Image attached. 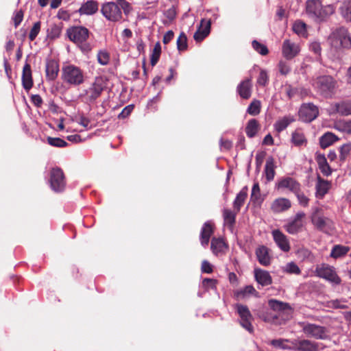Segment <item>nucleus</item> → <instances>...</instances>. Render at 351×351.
Segmentation results:
<instances>
[{
    "instance_id": "1",
    "label": "nucleus",
    "mask_w": 351,
    "mask_h": 351,
    "mask_svg": "<svg viewBox=\"0 0 351 351\" xmlns=\"http://www.w3.org/2000/svg\"><path fill=\"white\" fill-rule=\"evenodd\" d=\"M128 15L132 10L131 4L126 0H117L116 2H106L101 5V12L108 21L117 22L122 19V12Z\"/></svg>"
},
{
    "instance_id": "2",
    "label": "nucleus",
    "mask_w": 351,
    "mask_h": 351,
    "mask_svg": "<svg viewBox=\"0 0 351 351\" xmlns=\"http://www.w3.org/2000/svg\"><path fill=\"white\" fill-rule=\"evenodd\" d=\"M90 31L84 26H72L66 29L68 38L75 43L84 53H88L93 48V45L88 42Z\"/></svg>"
},
{
    "instance_id": "3",
    "label": "nucleus",
    "mask_w": 351,
    "mask_h": 351,
    "mask_svg": "<svg viewBox=\"0 0 351 351\" xmlns=\"http://www.w3.org/2000/svg\"><path fill=\"white\" fill-rule=\"evenodd\" d=\"M269 307L277 313L270 318H265V322L272 321L276 324H283L292 317L293 309L288 303L278 301L276 300H269Z\"/></svg>"
},
{
    "instance_id": "4",
    "label": "nucleus",
    "mask_w": 351,
    "mask_h": 351,
    "mask_svg": "<svg viewBox=\"0 0 351 351\" xmlns=\"http://www.w3.org/2000/svg\"><path fill=\"white\" fill-rule=\"evenodd\" d=\"M328 40L335 49L351 47V36L348 29L344 27L336 28L329 36Z\"/></svg>"
},
{
    "instance_id": "5",
    "label": "nucleus",
    "mask_w": 351,
    "mask_h": 351,
    "mask_svg": "<svg viewBox=\"0 0 351 351\" xmlns=\"http://www.w3.org/2000/svg\"><path fill=\"white\" fill-rule=\"evenodd\" d=\"M61 78L64 83L71 86H79L84 82L83 71L73 64L62 68Z\"/></svg>"
},
{
    "instance_id": "6",
    "label": "nucleus",
    "mask_w": 351,
    "mask_h": 351,
    "mask_svg": "<svg viewBox=\"0 0 351 351\" xmlns=\"http://www.w3.org/2000/svg\"><path fill=\"white\" fill-rule=\"evenodd\" d=\"M315 88L325 97H331L337 88V81L330 75L317 77L313 84Z\"/></svg>"
},
{
    "instance_id": "7",
    "label": "nucleus",
    "mask_w": 351,
    "mask_h": 351,
    "mask_svg": "<svg viewBox=\"0 0 351 351\" xmlns=\"http://www.w3.org/2000/svg\"><path fill=\"white\" fill-rule=\"evenodd\" d=\"M298 324L302 332L308 337L322 340L329 338L328 331L324 326L306 322H299Z\"/></svg>"
},
{
    "instance_id": "8",
    "label": "nucleus",
    "mask_w": 351,
    "mask_h": 351,
    "mask_svg": "<svg viewBox=\"0 0 351 351\" xmlns=\"http://www.w3.org/2000/svg\"><path fill=\"white\" fill-rule=\"evenodd\" d=\"M311 222L315 228L319 231L328 233L331 229L332 221L328 217H324L322 210L316 208L311 217Z\"/></svg>"
},
{
    "instance_id": "9",
    "label": "nucleus",
    "mask_w": 351,
    "mask_h": 351,
    "mask_svg": "<svg viewBox=\"0 0 351 351\" xmlns=\"http://www.w3.org/2000/svg\"><path fill=\"white\" fill-rule=\"evenodd\" d=\"M315 273L318 277L324 278L335 285H339L341 283V279L337 275L335 268L328 265H317Z\"/></svg>"
},
{
    "instance_id": "10",
    "label": "nucleus",
    "mask_w": 351,
    "mask_h": 351,
    "mask_svg": "<svg viewBox=\"0 0 351 351\" xmlns=\"http://www.w3.org/2000/svg\"><path fill=\"white\" fill-rule=\"evenodd\" d=\"M49 183L55 192H62L66 186L65 176L60 167L53 168L50 171Z\"/></svg>"
},
{
    "instance_id": "11",
    "label": "nucleus",
    "mask_w": 351,
    "mask_h": 351,
    "mask_svg": "<svg viewBox=\"0 0 351 351\" xmlns=\"http://www.w3.org/2000/svg\"><path fill=\"white\" fill-rule=\"evenodd\" d=\"M236 309L241 319L240 324L241 326L250 332H252L254 330V328L252 325L253 317L248 307L241 304H237Z\"/></svg>"
},
{
    "instance_id": "12",
    "label": "nucleus",
    "mask_w": 351,
    "mask_h": 351,
    "mask_svg": "<svg viewBox=\"0 0 351 351\" xmlns=\"http://www.w3.org/2000/svg\"><path fill=\"white\" fill-rule=\"evenodd\" d=\"M298 114L301 121L310 123L318 117L319 110L312 103L304 104L301 106Z\"/></svg>"
},
{
    "instance_id": "13",
    "label": "nucleus",
    "mask_w": 351,
    "mask_h": 351,
    "mask_svg": "<svg viewBox=\"0 0 351 351\" xmlns=\"http://www.w3.org/2000/svg\"><path fill=\"white\" fill-rule=\"evenodd\" d=\"M305 216L306 215L303 212L296 213L294 218L285 226L286 231L291 234H296L301 232L304 227Z\"/></svg>"
},
{
    "instance_id": "14",
    "label": "nucleus",
    "mask_w": 351,
    "mask_h": 351,
    "mask_svg": "<svg viewBox=\"0 0 351 351\" xmlns=\"http://www.w3.org/2000/svg\"><path fill=\"white\" fill-rule=\"evenodd\" d=\"M211 20L202 19L200 21V24L193 35L194 40L199 43L202 42L205 38H206L210 32Z\"/></svg>"
},
{
    "instance_id": "15",
    "label": "nucleus",
    "mask_w": 351,
    "mask_h": 351,
    "mask_svg": "<svg viewBox=\"0 0 351 351\" xmlns=\"http://www.w3.org/2000/svg\"><path fill=\"white\" fill-rule=\"evenodd\" d=\"M293 351H318L319 343L308 339H293Z\"/></svg>"
},
{
    "instance_id": "16",
    "label": "nucleus",
    "mask_w": 351,
    "mask_h": 351,
    "mask_svg": "<svg viewBox=\"0 0 351 351\" xmlns=\"http://www.w3.org/2000/svg\"><path fill=\"white\" fill-rule=\"evenodd\" d=\"M104 89L101 80H96L92 86L86 91V97L88 102L93 103L99 98Z\"/></svg>"
},
{
    "instance_id": "17",
    "label": "nucleus",
    "mask_w": 351,
    "mask_h": 351,
    "mask_svg": "<svg viewBox=\"0 0 351 351\" xmlns=\"http://www.w3.org/2000/svg\"><path fill=\"white\" fill-rule=\"evenodd\" d=\"M270 250L265 245H261L256 248L255 254L258 263L263 266H269L271 262Z\"/></svg>"
},
{
    "instance_id": "18",
    "label": "nucleus",
    "mask_w": 351,
    "mask_h": 351,
    "mask_svg": "<svg viewBox=\"0 0 351 351\" xmlns=\"http://www.w3.org/2000/svg\"><path fill=\"white\" fill-rule=\"evenodd\" d=\"M274 240L283 252H287L290 250L289 241L285 234H284L279 230H275L272 232Z\"/></svg>"
},
{
    "instance_id": "19",
    "label": "nucleus",
    "mask_w": 351,
    "mask_h": 351,
    "mask_svg": "<svg viewBox=\"0 0 351 351\" xmlns=\"http://www.w3.org/2000/svg\"><path fill=\"white\" fill-rule=\"evenodd\" d=\"M252 78H247L237 86V91L242 99H248L252 95Z\"/></svg>"
},
{
    "instance_id": "20",
    "label": "nucleus",
    "mask_w": 351,
    "mask_h": 351,
    "mask_svg": "<svg viewBox=\"0 0 351 351\" xmlns=\"http://www.w3.org/2000/svg\"><path fill=\"white\" fill-rule=\"evenodd\" d=\"M291 207V201L285 197L276 199L271 205V210L275 213L285 212Z\"/></svg>"
},
{
    "instance_id": "21",
    "label": "nucleus",
    "mask_w": 351,
    "mask_h": 351,
    "mask_svg": "<svg viewBox=\"0 0 351 351\" xmlns=\"http://www.w3.org/2000/svg\"><path fill=\"white\" fill-rule=\"evenodd\" d=\"M99 10V3L95 0H88L82 4L78 10L80 15H93Z\"/></svg>"
},
{
    "instance_id": "22",
    "label": "nucleus",
    "mask_w": 351,
    "mask_h": 351,
    "mask_svg": "<svg viewBox=\"0 0 351 351\" xmlns=\"http://www.w3.org/2000/svg\"><path fill=\"white\" fill-rule=\"evenodd\" d=\"M59 64L53 59L47 60L46 62V78L49 81L55 80L59 73Z\"/></svg>"
},
{
    "instance_id": "23",
    "label": "nucleus",
    "mask_w": 351,
    "mask_h": 351,
    "mask_svg": "<svg viewBox=\"0 0 351 351\" xmlns=\"http://www.w3.org/2000/svg\"><path fill=\"white\" fill-rule=\"evenodd\" d=\"M298 46L289 40H285L282 44V54L288 60L293 58L299 53Z\"/></svg>"
},
{
    "instance_id": "24",
    "label": "nucleus",
    "mask_w": 351,
    "mask_h": 351,
    "mask_svg": "<svg viewBox=\"0 0 351 351\" xmlns=\"http://www.w3.org/2000/svg\"><path fill=\"white\" fill-rule=\"evenodd\" d=\"M278 189H287L295 193L301 187L300 184L293 178H282L277 184Z\"/></svg>"
},
{
    "instance_id": "25",
    "label": "nucleus",
    "mask_w": 351,
    "mask_h": 351,
    "mask_svg": "<svg viewBox=\"0 0 351 351\" xmlns=\"http://www.w3.org/2000/svg\"><path fill=\"white\" fill-rule=\"evenodd\" d=\"M22 84L24 89L27 91L30 90L33 86L32 69L29 63H25L23 69Z\"/></svg>"
},
{
    "instance_id": "26",
    "label": "nucleus",
    "mask_w": 351,
    "mask_h": 351,
    "mask_svg": "<svg viewBox=\"0 0 351 351\" xmlns=\"http://www.w3.org/2000/svg\"><path fill=\"white\" fill-rule=\"evenodd\" d=\"M254 277L257 282L263 287L270 285L272 283L271 275L265 270L255 269Z\"/></svg>"
},
{
    "instance_id": "27",
    "label": "nucleus",
    "mask_w": 351,
    "mask_h": 351,
    "mask_svg": "<svg viewBox=\"0 0 351 351\" xmlns=\"http://www.w3.org/2000/svg\"><path fill=\"white\" fill-rule=\"evenodd\" d=\"M214 228L211 223L206 222L200 232V241L203 246L208 245L211 235L213 234Z\"/></svg>"
},
{
    "instance_id": "28",
    "label": "nucleus",
    "mask_w": 351,
    "mask_h": 351,
    "mask_svg": "<svg viewBox=\"0 0 351 351\" xmlns=\"http://www.w3.org/2000/svg\"><path fill=\"white\" fill-rule=\"evenodd\" d=\"M334 112L341 116L351 115V101L337 102L332 106Z\"/></svg>"
},
{
    "instance_id": "29",
    "label": "nucleus",
    "mask_w": 351,
    "mask_h": 351,
    "mask_svg": "<svg viewBox=\"0 0 351 351\" xmlns=\"http://www.w3.org/2000/svg\"><path fill=\"white\" fill-rule=\"evenodd\" d=\"M261 130V124L256 119H250L245 126V131L249 138H254Z\"/></svg>"
},
{
    "instance_id": "30",
    "label": "nucleus",
    "mask_w": 351,
    "mask_h": 351,
    "mask_svg": "<svg viewBox=\"0 0 351 351\" xmlns=\"http://www.w3.org/2000/svg\"><path fill=\"white\" fill-rule=\"evenodd\" d=\"M306 11L314 16L322 17V4L319 0H309L306 3Z\"/></svg>"
},
{
    "instance_id": "31",
    "label": "nucleus",
    "mask_w": 351,
    "mask_h": 351,
    "mask_svg": "<svg viewBox=\"0 0 351 351\" xmlns=\"http://www.w3.org/2000/svg\"><path fill=\"white\" fill-rule=\"evenodd\" d=\"M275 168L276 165L274 158L272 156L268 157L265 167V177L268 182L274 180L276 174Z\"/></svg>"
},
{
    "instance_id": "32",
    "label": "nucleus",
    "mask_w": 351,
    "mask_h": 351,
    "mask_svg": "<svg viewBox=\"0 0 351 351\" xmlns=\"http://www.w3.org/2000/svg\"><path fill=\"white\" fill-rule=\"evenodd\" d=\"M317 182L316 184V193L319 196H324L328 191L330 188V182L328 180H325L320 177V176H317Z\"/></svg>"
},
{
    "instance_id": "33",
    "label": "nucleus",
    "mask_w": 351,
    "mask_h": 351,
    "mask_svg": "<svg viewBox=\"0 0 351 351\" xmlns=\"http://www.w3.org/2000/svg\"><path fill=\"white\" fill-rule=\"evenodd\" d=\"M247 197V186H245L237 194V195L233 202L234 210H237V212L239 213L241 208L243 205Z\"/></svg>"
},
{
    "instance_id": "34",
    "label": "nucleus",
    "mask_w": 351,
    "mask_h": 351,
    "mask_svg": "<svg viewBox=\"0 0 351 351\" xmlns=\"http://www.w3.org/2000/svg\"><path fill=\"white\" fill-rule=\"evenodd\" d=\"M271 344L275 348L294 350L293 340L284 339H274L271 341Z\"/></svg>"
},
{
    "instance_id": "35",
    "label": "nucleus",
    "mask_w": 351,
    "mask_h": 351,
    "mask_svg": "<svg viewBox=\"0 0 351 351\" xmlns=\"http://www.w3.org/2000/svg\"><path fill=\"white\" fill-rule=\"evenodd\" d=\"M339 138L332 132H326L319 138V144L321 147L326 148L330 146L332 143L337 141Z\"/></svg>"
},
{
    "instance_id": "36",
    "label": "nucleus",
    "mask_w": 351,
    "mask_h": 351,
    "mask_svg": "<svg viewBox=\"0 0 351 351\" xmlns=\"http://www.w3.org/2000/svg\"><path fill=\"white\" fill-rule=\"evenodd\" d=\"M239 213L237 210H231L230 209L225 208L223 210V217L224 223L227 224L230 228H232L235 223L236 216Z\"/></svg>"
},
{
    "instance_id": "37",
    "label": "nucleus",
    "mask_w": 351,
    "mask_h": 351,
    "mask_svg": "<svg viewBox=\"0 0 351 351\" xmlns=\"http://www.w3.org/2000/svg\"><path fill=\"white\" fill-rule=\"evenodd\" d=\"M291 142L298 147L306 145L307 139L304 134L300 130H296L292 133Z\"/></svg>"
},
{
    "instance_id": "38",
    "label": "nucleus",
    "mask_w": 351,
    "mask_h": 351,
    "mask_svg": "<svg viewBox=\"0 0 351 351\" xmlns=\"http://www.w3.org/2000/svg\"><path fill=\"white\" fill-rule=\"evenodd\" d=\"M349 251L350 247L348 246L335 245L331 250L330 256L334 258H338L345 256Z\"/></svg>"
},
{
    "instance_id": "39",
    "label": "nucleus",
    "mask_w": 351,
    "mask_h": 351,
    "mask_svg": "<svg viewBox=\"0 0 351 351\" xmlns=\"http://www.w3.org/2000/svg\"><path fill=\"white\" fill-rule=\"evenodd\" d=\"M226 247V243L222 239L215 237L212 239L210 248L215 254H218L223 252Z\"/></svg>"
},
{
    "instance_id": "40",
    "label": "nucleus",
    "mask_w": 351,
    "mask_h": 351,
    "mask_svg": "<svg viewBox=\"0 0 351 351\" xmlns=\"http://www.w3.org/2000/svg\"><path fill=\"white\" fill-rule=\"evenodd\" d=\"M295 121V119L291 116L284 117L282 119L276 122L274 127L278 132H280L285 130L287 126Z\"/></svg>"
},
{
    "instance_id": "41",
    "label": "nucleus",
    "mask_w": 351,
    "mask_h": 351,
    "mask_svg": "<svg viewBox=\"0 0 351 351\" xmlns=\"http://www.w3.org/2000/svg\"><path fill=\"white\" fill-rule=\"evenodd\" d=\"M62 29V24H52L47 29V37L51 40H55L60 37Z\"/></svg>"
},
{
    "instance_id": "42",
    "label": "nucleus",
    "mask_w": 351,
    "mask_h": 351,
    "mask_svg": "<svg viewBox=\"0 0 351 351\" xmlns=\"http://www.w3.org/2000/svg\"><path fill=\"white\" fill-rule=\"evenodd\" d=\"M339 158L341 162H344L351 153V143H345L339 148Z\"/></svg>"
},
{
    "instance_id": "43",
    "label": "nucleus",
    "mask_w": 351,
    "mask_h": 351,
    "mask_svg": "<svg viewBox=\"0 0 351 351\" xmlns=\"http://www.w3.org/2000/svg\"><path fill=\"white\" fill-rule=\"evenodd\" d=\"M161 54V45L157 42L153 49L150 58V64L152 66H155L159 60Z\"/></svg>"
},
{
    "instance_id": "44",
    "label": "nucleus",
    "mask_w": 351,
    "mask_h": 351,
    "mask_svg": "<svg viewBox=\"0 0 351 351\" xmlns=\"http://www.w3.org/2000/svg\"><path fill=\"white\" fill-rule=\"evenodd\" d=\"M335 128L339 131L351 134V120L338 121L335 123Z\"/></svg>"
},
{
    "instance_id": "45",
    "label": "nucleus",
    "mask_w": 351,
    "mask_h": 351,
    "mask_svg": "<svg viewBox=\"0 0 351 351\" xmlns=\"http://www.w3.org/2000/svg\"><path fill=\"white\" fill-rule=\"evenodd\" d=\"M247 112L252 116L258 114L261 112V101L256 99L252 101L249 105Z\"/></svg>"
},
{
    "instance_id": "46",
    "label": "nucleus",
    "mask_w": 351,
    "mask_h": 351,
    "mask_svg": "<svg viewBox=\"0 0 351 351\" xmlns=\"http://www.w3.org/2000/svg\"><path fill=\"white\" fill-rule=\"evenodd\" d=\"M293 30L299 36H305L306 35V25L302 21H296L293 24Z\"/></svg>"
},
{
    "instance_id": "47",
    "label": "nucleus",
    "mask_w": 351,
    "mask_h": 351,
    "mask_svg": "<svg viewBox=\"0 0 351 351\" xmlns=\"http://www.w3.org/2000/svg\"><path fill=\"white\" fill-rule=\"evenodd\" d=\"M252 45L253 49L262 56H266L269 53L267 46L256 40L252 41Z\"/></svg>"
},
{
    "instance_id": "48",
    "label": "nucleus",
    "mask_w": 351,
    "mask_h": 351,
    "mask_svg": "<svg viewBox=\"0 0 351 351\" xmlns=\"http://www.w3.org/2000/svg\"><path fill=\"white\" fill-rule=\"evenodd\" d=\"M187 37L184 32H181L177 39V47L180 51H183L187 49Z\"/></svg>"
},
{
    "instance_id": "49",
    "label": "nucleus",
    "mask_w": 351,
    "mask_h": 351,
    "mask_svg": "<svg viewBox=\"0 0 351 351\" xmlns=\"http://www.w3.org/2000/svg\"><path fill=\"white\" fill-rule=\"evenodd\" d=\"M47 143L53 146L57 147H64L68 145V143L63 139L60 138H54L49 136L47 138Z\"/></svg>"
},
{
    "instance_id": "50",
    "label": "nucleus",
    "mask_w": 351,
    "mask_h": 351,
    "mask_svg": "<svg viewBox=\"0 0 351 351\" xmlns=\"http://www.w3.org/2000/svg\"><path fill=\"white\" fill-rule=\"evenodd\" d=\"M294 194L297 197V199H298V202L300 206H302L303 207L308 206V202H309V199L304 193V192L302 191L301 187Z\"/></svg>"
},
{
    "instance_id": "51",
    "label": "nucleus",
    "mask_w": 351,
    "mask_h": 351,
    "mask_svg": "<svg viewBox=\"0 0 351 351\" xmlns=\"http://www.w3.org/2000/svg\"><path fill=\"white\" fill-rule=\"evenodd\" d=\"M98 62L101 65H107L110 61V54L106 51H99L97 56Z\"/></svg>"
},
{
    "instance_id": "52",
    "label": "nucleus",
    "mask_w": 351,
    "mask_h": 351,
    "mask_svg": "<svg viewBox=\"0 0 351 351\" xmlns=\"http://www.w3.org/2000/svg\"><path fill=\"white\" fill-rule=\"evenodd\" d=\"M40 21H37L34 24L29 34V39L30 40V41H33L36 39V36L40 31Z\"/></svg>"
},
{
    "instance_id": "53",
    "label": "nucleus",
    "mask_w": 351,
    "mask_h": 351,
    "mask_svg": "<svg viewBox=\"0 0 351 351\" xmlns=\"http://www.w3.org/2000/svg\"><path fill=\"white\" fill-rule=\"evenodd\" d=\"M285 271L289 274H300L301 273V270L299 267L294 263L291 262L287 264Z\"/></svg>"
},
{
    "instance_id": "54",
    "label": "nucleus",
    "mask_w": 351,
    "mask_h": 351,
    "mask_svg": "<svg viewBox=\"0 0 351 351\" xmlns=\"http://www.w3.org/2000/svg\"><path fill=\"white\" fill-rule=\"evenodd\" d=\"M269 81V76L265 70L260 71L259 75L257 78V84L262 86H265Z\"/></svg>"
},
{
    "instance_id": "55",
    "label": "nucleus",
    "mask_w": 351,
    "mask_h": 351,
    "mask_svg": "<svg viewBox=\"0 0 351 351\" xmlns=\"http://www.w3.org/2000/svg\"><path fill=\"white\" fill-rule=\"evenodd\" d=\"M261 197V190L259 184L256 182L254 184L252 189L251 199L252 201H257Z\"/></svg>"
},
{
    "instance_id": "56",
    "label": "nucleus",
    "mask_w": 351,
    "mask_h": 351,
    "mask_svg": "<svg viewBox=\"0 0 351 351\" xmlns=\"http://www.w3.org/2000/svg\"><path fill=\"white\" fill-rule=\"evenodd\" d=\"M217 282H218L217 280L212 278H204L202 280V285L204 287L206 288V289H215Z\"/></svg>"
},
{
    "instance_id": "57",
    "label": "nucleus",
    "mask_w": 351,
    "mask_h": 351,
    "mask_svg": "<svg viewBox=\"0 0 351 351\" xmlns=\"http://www.w3.org/2000/svg\"><path fill=\"white\" fill-rule=\"evenodd\" d=\"M24 13L22 10H20L14 14V16H13V21L14 27L16 28L22 22L23 19Z\"/></svg>"
},
{
    "instance_id": "58",
    "label": "nucleus",
    "mask_w": 351,
    "mask_h": 351,
    "mask_svg": "<svg viewBox=\"0 0 351 351\" xmlns=\"http://www.w3.org/2000/svg\"><path fill=\"white\" fill-rule=\"evenodd\" d=\"M134 109L133 105H128L125 106L122 111L120 112V114L118 115L119 119H125L128 117L131 112H132Z\"/></svg>"
},
{
    "instance_id": "59",
    "label": "nucleus",
    "mask_w": 351,
    "mask_h": 351,
    "mask_svg": "<svg viewBox=\"0 0 351 351\" xmlns=\"http://www.w3.org/2000/svg\"><path fill=\"white\" fill-rule=\"evenodd\" d=\"M278 68L280 73L283 75H287L291 71L289 66L286 62L282 61L279 62Z\"/></svg>"
},
{
    "instance_id": "60",
    "label": "nucleus",
    "mask_w": 351,
    "mask_h": 351,
    "mask_svg": "<svg viewBox=\"0 0 351 351\" xmlns=\"http://www.w3.org/2000/svg\"><path fill=\"white\" fill-rule=\"evenodd\" d=\"M201 270L203 273L210 274L213 272V266L208 261H203L202 263Z\"/></svg>"
},
{
    "instance_id": "61",
    "label": "nucleus",
    "mask_w": 351,
    "mask_h": 351,
    "mask_svg": "<svg viewBox=\"0 0 351 351\" xmlns=\"http://www.w3.org/2000/svg\"><path fill=\"white\" fill-rule=\"evenodd\" d=\"M319 169L321 171L322 173L324 176L328 177V176H330L332 172V170L331 167H330V165H328V163L326 164L325 165H323L322 167H321Z\"/></svg>"
},
{
    "instance_id": "62",
    "label": "nucleus",
    "mask_w": 351,
    "mask_h": 351,
    "mask_svg": "<svg viewBox=\"0 0 351 351\" xmlns=\"http://www.w3.org/2000/svg\"><path fill=\"white\" fill-rule=\"evenodd\" d=\"M315 160L316 162H317L319 168L328 163L326 158L324 154H317L315 158Z\"/></svg>"
},
{
    "instance_id": "63",
    "label": "nucleus",
    "mask_w": 351,
    "mask_h": 351,
    "mask_svg": "<svg viewBox=\"0 0 351 351\" xmlns=\"http://www.w3.org/2000/svg\"><path fill=\"white\" fill-rule=\"evenodd\" d=\"M311 50L316 55H320L322 48L320 44L317 42L312 43L310 45Z\"/></svg>"
},
{
    "instance_id": "64",
    "label": "nucleus",
    "mask_w": 351,
    "mask_h": 351,
    "mask_svg": "<svg viewBox=\"0 0 351 351\" xmlns=\"http://www.w3.org/2000/svg\"><path fill=\"white\" fill-rule=\"evenodd\" d=\"M174 36V33L172 30L167 31L163 36L162 42L164 44H168Z\"/></svg>"
}]
</instances>
